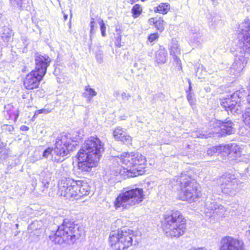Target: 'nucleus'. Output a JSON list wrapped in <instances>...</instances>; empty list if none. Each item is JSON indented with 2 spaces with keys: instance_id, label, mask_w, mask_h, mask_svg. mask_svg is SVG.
Segmentation results:
<instances>
[{
  "instance_id": "nucleus-53",
  "label": "nucleus",
  "mask_w": 250,
  "mask_h": 250,
  "mask_svg": "<svg viewBox=\"0 0 250 250\" xmlns=\"http://www.w3.org/2000/svg\"><path fill=\"white\" fill-rule=\"evenodd\" d=\"M248 225H249V227L250 228V229L246 232V235L247 236L250 235V224L248 223Z\"/></svg>"
},
{
  "instance_id": "nucleus-61",
  "label": "nucleus",
  "mask_w": 250,
  "mask_h": 250,
  "mask_svg": "<svg viewBox=\"0 0 250 250\" xmlns=\"http://www.w3.org/2000/svg\"><path fill=\"white\" fill-rule=\"evenodd\" d=\"M43 178H44V179H46V177H44H44H43Z\"/></svg>"
},
{
  "instance_id": "nucleus-5",
  "label": "nucleus",
  "mask_w": 250,
  "mask_h": 250,
  "mask_svg": "<svg viewBox=\"0 0 250 250\" xmlns=\"http://www.w3.org/2000/svg\"><path fill=\"white\" fill-rule=\"evenodd\" d=\"M109 241L111 247L115 250H124L132 245L138 243L137 236L134 234L132 230L124 229L121 233L115 231L111 232Z\"/></svg>"
},
{
  "instance_id": "nucleus-8",
  "label": "nucleus",
  "mask_w": 250,
  "mask_h": 250,
  "mask_svg": "<svg viewBox=\"0 0 250 250\" xmlns=\"http://www.w3.org/2000/svg\"><path fill=\"white\" fill-rule=\"evenodd\" d=\"M104 151V144L101 140L97 137L91 136L85 141L79 152L91 155L100 160Z\"/></svg>"
},
{
  "instance_id": "nucleus-15",
  "label": "nucleus",
  "mask_w": 250,
  "mask_h": 250,
  "mask_svg": "<svg viewBox=\"0 0 250 250\" xmlns=\"http://www.w3.org/2000/svg\"><path fill=\"white\" fill-rule=\"evenodd\" d=\"M44 76L37 70H32L26 76L24 81L25 87L27 89H33L38 87L40 82Z\"/></svg>"
},
{
  "instance_id": "nucleus-20",
  "label": "nucleus",
  "mask_w": 250,
  "mask_h": 250,
  "mask_svg": "<svg viewBox=\"0 0 250 250\" xmlns=\"http://www.w3.org/2000/svg\"><path fill=\"white\" fill-rule=\"evenodd\" d=\"M113 135L114 137L119 141H120L124 144L129 145L131 144L132 138L127 134L123 128L118 126L114 130Z\"/></svg>"
},
{
  "instance_id": "nucleus-3",
  "label": "nucleus",
  "mask_w": 250,
  "mask_h": 250,
  "mask_svg": "<svg viewBox=\"0 0 250 250\" xmlns=\"http://www.w3.org/2000/svg\"><path fill=\"white\" fill-rule=\"evenodd\" d=\"M119 159L122 167L126 170V175L128 177H134L142 175L145 170L142 164L145 162V158L139 153H124L117 157Z\"/></svg>"
},
{
  "instance_id": "nucleus-31",
  "label": "nucleus",
  "mask_w": 250,
  "mask_h": 250,
  "mask_svg": "<svg viewBox=\"0 0 250 250\" xmlns=\"http://www.w3.org/2000/svg\"><path fill=\"white\" fill-rule=\"evenodd\" d=\"M131 11L133 14V17L134 18H136L138 17L142 13V9L139 4H136L133 6Z\"/></svg>"
},
{
  "instance_id": "nucleus-2",
  "label": "nucleus",
  "mask_w": 250,
  "mask_h": 250,
  "mask_svg": "<svg viewBox=\"0 0 250 250\" xmlns=\"http://www.w3.org/2000/svg\"><path fill=\"white\" fill-rule=\"evenodd\" d=\"M80 139L81 138L78 136L76 140H72L69 134L60 135L56 138L55 147L54 148L48 147L44 150L42 156L47 159L51 156L53 161L62 162L65 159V156L73 151L77 145L76 142Z\"/></svg>"
},
{
  "instance_id": "nucleus-58",
  "label": "nucleus",
  "mask_w": 250,
  "mask_h": 250,
  "mask_svg": "<svg viewBox=\"0 0 250 250\" xmlns=\"http://www.w3.org/2000/svg\"><path fill=\"white\" fill-rule=\"evenodd\" d=\"M87 250H97L95 248H91L90 249H88Z\"/></svg>"
},
{
  "instance_id": "nucleus-17",
  "label": "nucleus",
  "mask_w": 250,
  "mask_h": 250,
  "mask_svg": "<svg viewBox=\"0 0 250 250\" xmlns=\"http://www.w3.org/2000/svg\"><path fill=\"white\" fill-rule=\"evenodd\" d=\"M221 104L226 111L228 112L229 110L232 114H240L243 109L240 102L238 103L229 99H226L222 102Z\"/></svg>"
},
{
  "instance_id": "nucleus-49",
  "label": "nucleus",
  "mask_w": 250,
  "mask_h": 250,
  "mask_svg": "<svg viewBox=\"0 0 250 250\" xmlns=\"http://www.w3.org/2000/svg\"><path fill=\"white\" fill-rule=\"evenodd\" d=\"M94 26H90V36L94 34Z\"/></svg>"
},
{
  "instance_id": "nucleus-30",
  "label": "nucleus",
  "mask_w": 250,
  "mask_h": 250,
  "mask_svg": "<svg viewBox=\"0 0 250 250\" xmlns=\"http://www.w3.org/2000/svg\"><path fill=\"white\" fill-rule=\"evenodd\" d=\"M12 36H13L12 31L7 27H4L1 36L3 40L8 42Z\"/></svg>"
},
{
  "instance_id": "nucleus-24",
  "label": "nucleus",
  "mask_w": 250,
  "mask_h": 250,
  "mask_svg": "<svg viewBox=\"0 0 250 250\" xmlns=\"http://www.w3.org/2000/svg\"><path fill=\"white\" fill-rule=\"evenodd\" d=\"M170 54L173 56V59L177 62L180 61L177 57V55L180 54V48L179 47L178 42L175 40H172Z\"/></svg>"
},
{
  "instance_id": "nucleus-41",
  "label": "nucleus",
  "mask_w": 250,
  "mask_h": 250,
  "mask_svg": "<svg viewBox=\"0 0 250 250\" xmlns=\"http://www.w3.org/2000/svg\"><path fill=\"white\" fill-rule=\"evenodd\" d=\"M50 110H49L48 109L43 108L40 110H38L36 111L35 114H41V113H44V114H47L50 112Z\"/></svg>"
},
{
  "instance_id": "nucleus-7",
  "label": "nucleus",
  "mask_w": 250,
  "mask_h": 250,
  "mask_svg": "<svg viewBox=\"0 0 250 250\" xmlns=\"http://www.w3.org/2000/svg\"><path fill=\"white\" fill-rule=\"evenodd\" d=\"M145 194L142 188H132L120 193L116 198L114 204L116 209L122 207L128 209L131 207L141 203L144 199Z\"/></svg>"
},
{
  "instance_id": "nucleus-57",
  "label": "nucleus",
  "mask_w": 250,
  "mask_h": 250,
  "mask_svg": "<svg viewBox=\"0 0 250 250\" xmlns=\"http://www.w3.org/2000/svg\"><path fill=\"white\" fill-rule=\"evenodd\" d=\"M2 250H10V248L9 247H5L4 249Z\"/></svg>"
},
{
  "instance_id": "nucleus-44",
  "label": "nucleus",
  "mask_w": 250,
  "mask_h": 250,
  "mask_svg": "<svg viewBox=\"0 0 250 250\" xmlns=\"http://www.w3.org/2000/svg\"><path fill=\"white\" fill-rule=\"evenodd\" d=\"M120 95V93L119 91H115L113 94L114 97H115L117 100H119L118 97Z\"/></svg>"
},
{
  "instance_id": "nucleus-25",
  "label": "nucleus",
  "mask_w": 250,
  "mask_h": 250,
  "mask_svg": "<svg viewBox=\"0 0 250 250\" xmlns=\"http://www.w3.org/2000/svg\"><path fill=\"white\" fill-rule=\"evenodd\" d=\"M167 52L164 48H160L155 54V61L158 63H164L166 62Z\"/></svg>"
},
{
  "instance_id": "nucleus-22",
  "label": "nucleus",
  "mask_w": 250,
  "mask_h": 250,
  "mask_svg": "<svg viewBox=\"0 0 250 250\" xmlns=\"http://www.w3.org/2000/svg\"><path fill=\"white\" fill-rule=\"evenodd\" d=\"M51 179V173L48 171H43L41 173L40 181L41 182V187H44L48 189L49 185V182Z\"/></svg>"
},
{
  "instance_id": "nucleus-47",
  "label": "nucleus",
  "mask_w": 250,
  "mask_h": 250,
  "mask_svg": "<svg viewBox=\"0 0 250 250\" xmlns=\"http://www.w3.org/2000/svg\"><path fill=\"white\" fill-rule=\"evenodd\" d=\"M21 129L23 131H27L29 129V127L26 125H22L21 127Z\"/></svg>"
},
{
  "instance_id": "nucleus-14",
  "label": "nucleus",
  "mask_w": 250,
  "mask_h": 250,
  "mask_svg": "<svg viewBox=\"0 0 250 250\" xmlns=\"http://www.w3.org/2000/svg\"><path fill=\"white\" fill-rule=\"evenodd\" d=\"M35 61L36 67L35 70L42 75H45L47 67L50 65L51 59L46 54L41 55L38 53L35 54Z\"/></svg>"
},
{
  "instance_id": "nucleus-12",
  "label": "nucleus",
  "mask_w": 250,
  "mask_h": 250,
  "mask_svg": "<svg viewBox=\"0 0 250 250\" xmlns=\"http://www.w3.org/2000/svg\"><path fill=\"white\" fill-rule=\"evenodd\" d=\"M79 168L84 172H89L93 167H96L99 159L93 158L91 155L79 152L77 154Z\"/></svg>"
},
{
  "instance_id": "nucleus-6",
  "label": "nucleus",
  "mask_w": 250,
  "mask_h": 250,
  "mask_svg": "<svg viewBox=\"0 0 250 250\" xmlns=\"http://www.w3.org/2000/svg\"><path fill=\"white\" fill-rule=\"evenodd\" d=\"M164 225L167 236L179 237L184 234L186 229L185 219L179 211L167 215Z\"/></svg>"
},
{
  "instance_id": "nucleus-40",
  "label": "nucleus",
  "mask_w": 250,
  "mask_h": 250,
  "mask_svg": "<svg viewBox=\"0 0 250 250\" xmlns=\"http://www.w3.org/2000/svg\"><path fill=\"white\" fill-rule=\"evenodd\" d=\"M155 98L159 99L161 101L165 100V95L162 93H159L154 96Z\"/></svg>"
},
{
  "instance_id": "nucleus-59",
  "label": "nucleus",
  "mask_w": 250,
  "mask_h": 250,
  "mask_svg": "<svg viewBox=\"0 0 250 250\" xmlns=\"http://www.w3.org/2000/svg\"><path fill=\"white\" fill-rule=\"evenodd\" d=\"M18 117V114H17L16 115V116H15V120H16L17 119Z\"/></svg>"
},
{
  "instance_id": "nucleus-51",
  "label": "nucleus",
  "mask_w": 250,
  "mask_h": 250,
  "mask_svg": "<svg viewBox=\"0 0 250 250\" xmlns=\"http://www.w3.org/2000/svg\"><path fill=\"white\" fill-rule=\"evenodd\" d=\"M117 41L120 43L121 41V35L120 33L119 34L118 36L117 37Z\"/></svg>"
},
{
  "instance_id": "nucleus-45",
  "label": "nucleus",
  "mask_w": 250,
  "mask_h": 250,
  "mask_svg": "<svg viewBox=\"0 0 250 250\" xmlns=\"http://www.w3.org/2000/svg\"><path fill=\"white\" fill-rule=\"evenodd\" d=\"M229 155H233V154H235L236 155L233 156L235 157H237L238 155H239V156H240V152H237L236 151H233L232 150L230 151V152L229 153Z\"/></svg>"
},
{
  "instance_id": "nucleus-29",
  "label": "nucleus",
  "mask_w": 250,
  "mask_h": 250,
  "mask_svg": "<svg viewBox=\"0 0 250 250\" xmlns=\"http://www.w3.org/2000/svg\"><path fill=\"white\" fill-rule=\"evenodd\" d=\"M43 223L42 221L36 220L29 225L28 229L33 231L34 230H37L41 229Z\"/></svg>"
},
{
  "instance_id": "nucleus-38",
  "label": "nucleus",
  "mask_w": 250,
  "mask_h": 250,
  "mask_svg": "<svg viewBox=\"0 0 250 250\" xmlns=\"http://www.w3.org/2000/svg\"><path fill=\"white\" fill-rule=\"evenodd\" d=\"M158 38V35L157 34H156V33L152 34L148 37V40L149 42H152L154 41L155 40H156Z\"/></svg>"
},
{
  "instance_id": "nucleus-19",
  "label": "nucleus",
  "mask_w": 250,
  "mask_h": 250,
  "mask_svg": "<svg viewBox=\"0 0 250 250\" xmlns=\"http://www.w3.org/2000/svg\"><path fill=\"white\" fill-rule=\"evenodd\" d=\"M218 127L215 128V131L213 132V134L218 133L219 131H221V135H230L235 132L234 128V124L230 121H227L225 122H219L218 123Z\"/></svg>"
},
{
  "instance_id": "nucleus-52",
  "label": "nucleus",
  "mask_w": 250,
  "mask_h": 250,
  "mask_svg": "<svg viewBox=\"0 0 250 250\" xmlns=\"http://www.w3.org/2000/svg\"><path fill=\"white\" fill-rule=\"evenodd\" d=\"M218 150V147H213L210 150L211 151H213V152H217Z\"/></svg>"
},
{
  "instance_id": "nucleus-10",
  "label": "nucleus",
  "mask_w": 250,
  "mask_h": 250,
  "mask_svg": "<svg viewBox=\"0 0 250 250\" xmlns=\"http://www.w3.org/2000/svg\"><path fill=\"white\" fill-rule=\"evenodd\" d=\"M80 181H76L70 178H64L58 183L59 193L61 196L70 199L74 198L78 200L77 190L75 189L77 185H80Z\"/></svg>"
},
{
  "instance_id": "nucleus-34",
  "label": "nucleus",
  "mask_w": 250,
  "mask_h": 250,
  "mask_svg": "<svg viewBox=\"0 0 250 250\" xmlns=\"http://www.w3.org/2000/svg\"><path fill=\"white\" fill-rule=\"evenodd\" d=\"M122 101H128L131 98V96L129 93L126 92H122L121 94Z\"/></svg>"
},
{
  "instance_id": "nucleus-62",
  "label": "nucleus",
  "mask_w": 250,
  "mask_h": 250,
  "mask_svg": "<svg viewBox=\"0 0 250 250\" xmlns=\"http://www.w3.org/2000/svg\"><path fill=\"white\" fill-rule=\"evenodd\" d=\"M145 0H141V1H144Z\"/></svg>"
},
{
  "instance_id": "nucleus-39",
  "label": "nucleus",
  "mask_w": 250,
  "mask_h": 250,
  "mask_svg": "<svg viewBox=\"0 0 250 250\" xmlns=\"http://www.w3.org/2000/svg\"><path fill=\"white\" fill-rule=\"evenodd\" d=\"M62 134H69V133H68V134H67V133H62V134H61L60 135H62ZM69 135H71L70 134H69ZM74 136V134H73V136H71V139L72 140H76L77 138H78V136H79L81 138V139L79 140L78 141L76 142L77 145L75 146V147L78 145V143H77L79 142V141H80L81 140L82 138L79 134H78V133H76V134H75V136Z\"/></svg>"
},
{
  "instance_id": "nucleus-35",
  "label": "nucleus",
  "mask_w": 250,
  "mask_h": 250,
  "mask_svg": "<svg viewBox=\"0 0 250 250\" xmlns=\"http://www.w3.org/2000/svg\"><path fill=\"white\" fill-rule=\"evenodd\" d=\"M187 100L191 106L195 105V99L192 97L190 93H188L187 96Z\"/></svg>"
},
{
  "instance_id": "nucleus-48",
  "label": "nucleus",
  "mask_w": 250,
  "mask_h": 250,
  "mask_svg": "<svg viewBox=\"0 0 250 250\" xmlns=\"http://www.w3.org/2000/svg\"><path fill=\"white\" fill-rule=\"evenodd\" d=\"M95 21L93 18H91V21L90 23V26H94Z\"/></svg>"
},
{
  "instance_id": "nucleus-28",
  "label": "nucleus",
  "mask_w": 250,
  "mask_h": 250,
  "mask_svg": "<svg viewBox=\"0 0 250 250\" xmlns=\"http://www.w3.org/2000/svg\"><path fill=\"white\" fill-rule=\"evenodd\" d=\"M213 131H211L208 133L203 130H198L193 132L192 136L197 138H207L211 136V134L213 133Z\"/></svg>"
},
{
  "instance_id": "nucleus-11",
  "label": "nucleus",
  "mask_w": 250,
  "mask_h": 250,
  "mask_svg": "<svg viewBox=\"0 0 250 250\" xmlns=\"http://www.w3.org/2000/svg\"><path fill=\"white\" fill-rule=\"evenodd\" d=\"M238 32L243 36L240 42V52L245 54L250 53V22L248 19H245L239 27Z\"/></svg>"
},
{
  "instance_id": "nucleus-18",
  "label": "nucleus",
  "mask_w": 250,
  "mask_h": 250,
  "mask_svg": "<svg viewBox=\"0 0 250 250\" xmlns=\"http://www.w3.org/2000/svg\"><path fill=\"white\" fill-rule=\"evenodd\" d=\"M206 208L205 212L207 214L209 213L208 215L209 216L215 217L216 215L222 216L226 211L223 206L218 205L214 202H207L206 204Z\"/></svg>"
},
{
  "instance_id": "nucleus-36",
  "label": "nucleus",
  "mask_w": 250,
  "mask_h": 250,
  "mask_svg": "<svg viewBox=\"0 0 250 250\" xmlns=\"http://www.w3.org/2000/svg\"><path fill=\"white\" fill-rule=\"evenodd\" d=\"M217 69L216 67L214 64H211L210 66H208L207 72H208L209 74H212L214 72H216Z\"/></svg>"
},
{
  "instance_id": "nucleus-50",
  "label": "nucleus",
  "mask_w": 250,
  "mask_h": 250,
  "mask_svg": "<svg viewBox=\"0 0 250 250\" xmlns=\"http://www.w3.org/2000/svg\"><path fill=\"white\" fill-rule=\"evenodd\" d=\"M191 250H207L205 248H193Z\"/></svg>"
},
{
  "instance_id": "nucleus-21",
  "label": "nucleus",
  "mask_w": 250,
  "mask_h": 250,
  "mask_svg": "<svg viewBox=\"0 0 250 250\" xmlns=\"http://www.w3.org/2000/svg\"><path fill=\"white\" fill-rule=\"evenodd\" d=\"M81 183L80 185L76 186L75 189L77 190L78 199H80L83 197L88 195L90 193V188L87 185L86 183L82 181L78 180Z\"/></svg>"
},
{
  "instance_id": "nucleus-46",
  "label": "nucleus",
  "mask_w": 250,
  "mask_h": 250,
  "mask_svg": "<svg viewBox=\"0 0 250 250\" xmlns=\"http://www.w3.org/2000/svg\"><path fill=\"white\" fill-rule=\"evenodd\" d=\"M40 190L41 192L43 194H46L48 191V189L44 188V187H42L41 186V188H40Z\"/></svg>"
},
{
  "instance_id": "nucleus-4",
  "label": "nucleus",
  "mask_w": 250,
  "mask_h": 250,
  "mask_svg": "<svg viewBox=\"0 0 250 250\" xmlns=\"http://www.w3.org/2000/svg\"><path fill=\"white\" fill-rule=\"evenodd\" d=\"M177 182L180 187V198L183 201L195 202L201 196L199 184L189 175L182 173Z\"/></svg>"
},
{
  "instance_id": "nucleus-26",
  "label": "nucleus",
  "mask_w": 250,
  "mask_h": 250,
  "mask_svg": "<svg viewBox=\"0 0 250 250\" xmlns=\"http://www.w3.org/2000/svg\"><path fill=\"white\" fill-rule=\"evenodd\" d=\"M170 10V5L168 3H161L158 6L154 8L155 13H159L163 15L166 14Z\"/></svg>"
},
{
  "instance_id": "nucleus-55",
  "label": "nucleus",
  "mask_w": 250,
  "mask_h": 250,
  "mask_svg": "<svg viewBox=\"0 0 250 250\" xmlns=\"http://www.w3.org/2000/svg\"><path fill=\"white\" fill-rule=\"evenodd\" d=\"M188 82L189 83V90H191V82L189 80H188Z\"/></svg>"
},
{
  "instance_id": "nucleus-60",
  "label": "nucleus",
  "mask_w": 250,
  "mask_h": 250,
  "mask_svg": "<svg viewBox=\"0 0 250 250\" xmlns=\"http://www.w3.org/2000/svg\"><path fill=\"white\" fill-rule=\"evenodd\" d=\"M112 179H113V177H111L110 179H109V180H112Z\"/></svg>"
},
{
  "instance_id": "nucleus-9",
  "label": "nucleus",
  "mask_w": 250,
  "mask_h": 250,
  "mask_svg": "<svg viewBox=\"0 0 250 250\" xmlns=\"http://www.w3.org/2000/svg\"><path fill=\"white\" fill-rule=\"evenodd\" d=\"M222 192L231 196H234L240 190L242 182L234 175L226 173L219 179Z\"/></svg>"
},
{
  "instance_id": "nucleus-32",
  "label": "nucleus",
  "mask_w": 250,
  "mask_h": 250,
  "mask_svg": "<svg viewBox=\"0 0 250 250\" xmlns=\"http://www.w3.org/2000/svg\"><path fill=\"white\" fill-rule=\"evenodd\" d=\"M192 36L191 37V42H195L197 44H199L200 43V37L201 35L199 32H197L195 33H192Z\"/></svg>"
},
{
  "instance_id": "nucleus-43",
  "label": "nucleus",
  "mask_w": 250,
  "mask_h": 250,
  "mask_svg": "<svg viewBox=\"0 0 250 250\" xmlns=\"http://www.w3.org/2000/svg\"><path fill=\"white\" fill-rule=\"evenodd\" d=\"M23 0H11V1L15 2L19 8H21Z\"/></svg>"
},
{
  "instance_id": "nucleus-13",
  "label": "nucleus",
  "mask_w": 250,
  "mask_h": 250,
  "mask_svg": "<svg viewBox=\"0 0 250 250\" xmlns=\"http://www.w3.org/2000/svg\"><path fill=\"white\" fill-rule=\"evenodd\" d=\"M220 250H246L243 242L231 236L223 237Z\"/></svg>"
},
{
  "instance_id": "nucleus-1",
  "label": "nucleus",
  "mask_w": 250,
  "mask_h": 250,
  "mask_svg": "<svg viewBox=\"0 0 250 250\" xmlns=\"http://www.w3.org/2000/svg\"><path fill=\"white\" fill-rule=\"evenodd\" d=\"M62 221L58 226L57 230L53 235H50L49 239L55 244L65 247L73 244L77 240L84 234L83 228L78 224H75L70 218H57L56 222Z\"/></svg>"
},
{
  "instance_id": "nucleus-42",
  "label": "nucleus",
  "mask_w": 250,
  "mask_h": 250,
  "mask_svg": "<svg viewBox=\"0 0 250 250\" xmlns=\"http://www.w3.org/2000/svg\"><path fill=\"white\" fill-rule=\"evenodd\" d=\"M235 96H237L239 99H241L244 97V94L242 93V92H237L235 93H234L232 95V98L235 97Z\"/></svg>"
},
{
  "instance_id": "nucleus-37",
  "label": "nucleus",
  "mask_w": 250,
  "mask_h": 250,
  "mask_svg": "<svg viewBox=\"0 0 250 250\" xmlns=\"http://www.w3.org/2000/svg\"><path fill=\"white\" fill-rule=\"evenodd\" d=\"M96 59L98 62L101 63L103 60V54L100 52H98L96 54Z\"/></svg>"
},
{
  "instance_id": "nucleus-33",
  "label": "nucleus",
  "mask_w": 250,
  "mask_h": 250,
  "mask_svg": "<svg viewBox=\"0 0 250 250\" xmlns=\"http://www.w3.org/2000/svg\"><path fill=\"white\" fill-rule=\"evenodd\" d=\"M99 24L100 25V29L101 31L102 36L103 37H105L106 35V33H105L106 27H105V25L103 20H101L99 22Z\"/></svg>"
},
{
  "instance_id": "nucleus-27",
  "label": "nucleus",
  "mask_w": 250,
  "mask_h": 250,
  "mask_svg": "<svg viewBox=\"0 0 250 250\" xmlns=\"http://www.w3.org/2000/svg\"><path fill=\"white\" fill-rule=\"evenodd\" d=\"M97 95L95 90L90 88L89 86L85 87V91L83 93V96L86 98L87 101L90 102L92 98Z\"/></svg>"
},
{
  "instance_id": "nucleus-56",
  "label": "nucleus",
  "mask_w": 250,
  "mask_h": 250,
  "mask_svg": "<svg viewBox=\"0 0 250 250\" xmlns=\"http://www.w3.org/2000/svg\"><path fill=\"white\" fill-rule=\"evenodd\" d=\"M67 15L64 14V19L65 21H66L67 19Z\"/></svg>"
},
{
  "instance_id": "nucleus-23",
  "label": "nucleus",
  "mask_w": 250,
  "mask_h": 250,
  "mask_svg": "<svg viewBox=\"0 0 250 250\" xmlns=\"http://www.w3.org/2000/svg\"><path fill=\"white\" fill-rule=\"evenodd\" d=\"M148 22L150 25H154L155 28L160 32L164 29V21L161 18H152L149 19Z\"/></svg>"
},
{
  "instance_id": "nucleus-54",
  "label": "nucleus",
  "mask_w": 250,
  "mask_h": 250,
  "mask_svg": "<svg viewBox=\"0 0 250 250\" xmlns=\"http://www.w3.org/2000/svg\"><path fill=\"white\" fill-rule=\"evenodd\" d=\"M8 129L9 131H12L14 129V127L12 126H9Z\"/></svg>"
},
{
  "instance_id": "nucleus-16",
  "label": "nucleus",
  "mask_w": 250,
  "mask_h": 250,
  "mask_svg": "<svg viewBox=\"0 0 250 250\" xmlns=\"http://www.w3.org/2000/svg\"><path fill=\"white\" fill-rule=\"evenodd\" d=\"M248 62V57L241 55L235 58L231 67L229 69L230 74L238 76L244 68Z\"/></svg>"
}]
</instances>
